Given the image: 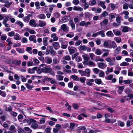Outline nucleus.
<instances>
[{
    "label": "nucleus",
    "mask_w": 133,
    "mask_h": 133,
    "mask_svg": "<svg viewBox=\"0 0 133 133\" xmlns=\"http://www.w3.org/2000/svg\"><path fill=\"white\" fill-rule=\"evenodd\" d=\"M88 64V66H89L95 67L96 65L95 63L91 61L89 62Z\"/></svg>",
    "instance_id": "c9c22d12"
},
{
    "label": "nucleus",
    "mask_w": 133,
    "mask_h": 133,
    "mask_svg": "<svg viewBox=\"0 0 133 133\" xmlns=\"http://www.w3.org/2000/svg\"><path fill=\"white\" fill-rule=\"evenodd\" d=\"M105 60L107 62L109 63V64L110 66H112L115 64L114 62L115 61L116 59L115 57H111L107 58Z\"/></svg>",
    "instance_id": "f03ea898"
},
{
    "label": "nucleus",
    "mask_w": 133,
    "mask_h": 133,
    "mask_svg": "<svg viewBox=\"0 0 133 133\" xmlns=\"http://www.w3.org/2000/svg\"><path fill=\"white\" fill-rule=\"evenodd\" d=\"M99 76L100 77H104L105 76L104 72L102 70H100L99 71Z\"/></svg>",
    "instance_id": "f704fd0d"
},
{
    "label": "nucleus",
    "mask_w": 133,
    "mask_h": 133,
    "mask_svg": "<svg viewBox=\"0 0 133 133\" xmlns=\"http://www.w3.org/2000/svg\"><path fill=\"white\" fill-rule=\"evenodd\" d=\"M129 63L126 62H123L122 63H121L120 64V65L121 66H128L129 65Z\"/></svg>",
    "instance_id": "72a5a7b5"
},
{
    "label": "nucleus",
    "mask_w": 133,
    "mask_h": 133,
    "mask_svg": "<svg viewBox=\"0 0 133 133\" xmlns=\"http://www.w3.org/2000/svg\"><path fill=\"white\" fill-rule=\"evenodd\" d=\"M105 3V2L100 1L99 2L98 4L100 5L103 9H105L106 8L105 5L104 4Z\"/></svg>",
    "instance_id": "393cba45"
},
{
    "label": "nucleus",
    "mask_w": 133,
    "mask_h": 133,
    "mask_svg": "<svg viewBox=\"0 0 133 133\" xmlns=\"http://www.w3.org/2000/svg\"><path fill=\"white\" fill-rule=\"evenodd\" d=\"M70 78L75 81H79V77L76 75H72L70 76Z\"/></svg>",
    "instance_id": "b1692460"
},
{
    "label": "nucleus",
    "mask_w": 133,
    "mask_h": 133,
    "mask_svg": "<svg viewBox=\"0 0 133 133\" xmlns=\"http://www.w3.org/2000/svg\"><path fill=\"white\" fill-rule=\"evenodd\" d=\"M82 41L81 40H78L75 43V46H78L79 45L81 44Z\"/></svg>",
    "instance_id": "69168bd1"
},
{
    "label": "nucleus",
    "mask_w": 133,
    "mask_h": 133,
    "mask_svg": "<svg viewBox=\"0 0 133 133\" xmlns=\"http://www.w3.org/2000/svg\"><path fill=\"white\" fill-rule=\"evenodd\" d=\"M45 62L46 63L48 64H50L52 62V59L49 57H45Z\"/></svg>",
    "instance_id": "2eb2a0df"
},
{
    "label": "nucleus",
    "mask_w": 133,
    "mask_h": 133,
    "mask_svg": "<svg viewBox=\"0 0 133 133\" xmlns=\"http://www.w3.org/2000/svg\"><path fill=\"white\" fill-rule=\"evenodd\" d=\"M131 28L127 26H124L122 30L123 32H127L128 31H130Z\"/></svg>",
    "instance_id": "4be33fe9"
},
{
    "label": "nucleus",
    "mask_w": 133,
    "mask_h": 133,
    "mask_svg": "<svg viewBox=\"0 0 133 133\" xmlns=\"http://www.w3.org/2000/svg\"><path fill=\"white\" fill-rule=\"evenodd\" d=\"M72 106L76 110H77L79 108V106L76 104L73 103L72 105Z\"/></svg>",
    "instance_id": "49530a36"
},
{
    "label": "nucleus",
    "mask_w": 133,
    "mask_h": 133,
    "mask_svg": "<svg viewBox=\"0 0 133 133\" xmlns=\"http://www.w3.org/2000/svg\"><path fill=\"white\" fill-rule=\"evenodd\" d=\"M129 5L127 3H125L123 5V8L125 10H127L128 8Z\"/></svg>",
    "instance_id": "13d9d810"
},
{
    "label": "nucleus",
    "mask_w": 133,
    "mask_h": 133,
    "mask_svg": "<svg viewBox=\"0 0 133 133\" xmlns=\"http://www.w3.org/2000/svg\"><path fill=\"white\" fill-rule=\"evenodd\" d=\"M121 17L120 16H118L116 18V21L118 23L120 24L121 22Z\"/></svg>",
    "instance_id": "680f3d73"
},
{
    "label": "nucleus",
    "mask_w": 133,
    "mask_h": 133,
    "mask_svg": "<svg viewBox=\"0 0 133 133\" xmlns=\"http://www.w3.org/2000/svg\"><path fill=\"white\" fill-rule=\"evenodd\" d=\"M113 31L114 34L116 36H118L121 35V32L119 31H116L115 30H113Z\"/></svg>",
    "instance_id": "ea45409f"
},
{
    "label": "nucleus",
    "mask_w": 133,
    "mask_h": 133,
    "mask_svg": "<svg viewBox=\"0 0 133 133\" xmlns=\"http://www.w3.org/2000/svg\"><path fill=\"white\" fill-rule=\"evenodd\" d=\"M109 16H110L111 19H114L115 18V16H117V14L116 13H112L109 14Z\"/></svg>",
    "instance_id": "e433bc0d"
},
{
    "label": "nucleus",
    "mask_w": 133,
    "mask_h": 133,
    "mask_svg": "<svg viewBox=\"0 0 133 133\" xmlns=\"http://www.w3.org/2000/svg\"><path fill=\"white\" fill-rule=\"evenodd\" d=\"M86 79V78L85 77H82L80 78L79 79V81L81 83H84L85 82Z\"/></svg>",
    "instance_id": "864d4df0"
},
{
    "label": "nucleus",
    "mask_w": 133,
    "mask_h": 133,
    "mask_svg": "<svg viewBox=\"0 0 133 133\" xmlns=\"http://www.w3.org/2000/svg\"><path fill=\"white\" fill-rule=\"evenodd\" d=\"M95 53L97 55H100L102 53L101 50L99 49H97L95 50Z\"/></svg>",
    "instance_id": "c85d7f7f"
},
{
    "label": "nucleus",
    "mask_w": 133,
    "mask_h": 133,
    "mask_svg": "<svg viewBox=\"0 0 133 133\" xmlns=\"http://www.w3.org/2000/svg\"><path fill=\"white\" fill-rule=\"evenodd\" d=\"M69 23L71 26L72 29L73 30H74L75 29V24L73 23V21H70L69 22Z\"/></svg>",
    "instance_id": "c756f323"
},
{
    "label": "nucleus",
    "mask_w": 133,
    "mask_h": 133,
    "mask_svg": "<svg viewBox=\"0 0 133 133\" xmlns=\"http://www.w3.org/2000/svg\"><path fill=\"white\" fill-rule=\"evenodd\" d=\"M16 51L19 53H22L24 52V50H22L20 48H18L16 49Z\"/></svg>",
    "instance_id": "3c124183"
},
{
    "label": "nucleus",
    "mask_w": 133,
    "mask_h": 133,
    "mask_svg": "<svg viewBox=\"0 0 133 133\" xmlns=\"http://www.w3.org/2000/svg\"><path fill=\"white\" fill-rule=\"evenodd\" d=\"M49 52L51 55H54L55 52L52 46H47L46 49V52L49 53Z\"/></svg>",
    "instance_id": "7ed1b4c3"
},
{
    "label": "nucleus",
    "mask_w": 133,
    "mask_h": 133,
    "mask_svg": "<svg viewBox=\"0 0 133 133\" xmlns=\"http://www.w3.org/2000/svg\"><path fill=\"white\" fill-rule=\"evenodd\" d=\"M6 41L8 43V45L11 46L12 44V43L10 39V38H8Z\"/></svg>",
    "instance_id": "0e129e2a"
},
{
    "label": "nucleus",
    "mask_w": 133,
    "mask_h": 133,
    "mask_svg": "<svg viewBox=\"0 0 133 133\" xmlns=\"http://www.w3.org/2000/svg\"><path fill=\"white\" fill-rule=\"evenodd\" d=\"M15 23L16 24H18L21 28H22L24 26L23 23L19 21H16Z\"/></svg>",
    "instance_id": "7c9ffc66"
},
{
    "label": "nucleus",
    "mask_w": 133,
    "mask_h": 133,
    "mask_svg": "<svg viewBox=\"0 0 133 133\" xmlns=\"http://www.w3.org/2000/svg\"><path fill=\"white\" fill-rule=\"evenodd\" d=\"M21 41L23 43H26L28 42V39L24 37L22 38Z\"/></svg>",
    "instance_id": "bf43d9fd"
},
{
    "label": "nucleus",
    "mask_w": 133,
    "mask_h": 133,
    "mask_svg": "<svg viewBox=\"0 0 133 133\" xmlns=\"http://www.w3.org/2000/svg\"><path fill=\"white\" fill-rule=\"evenodd\" d=\"M51 37L53 38L54 41H57L58 39V38L56 36V35L55 33L52 34L51 35Z\"/></svg>",
    "instance_id": "f3484780"
},
{
    "label": "nucleus",
    "mask_w": 133,
    "mask_h": 133,
    "mask_svg": "<svg viewBox=\"0 0 133 133\" xmlns=\"http://www.w3.org/2000/svg\"><path fill=\"white\" fill-rule=\"evenodd\" d=\"M108 22V20L105 19L103 22L100 23V24L101 26H103L107 24Z\"/></svg>",
    "instance_id": "473e14b6"
},
{
    "label": "nucleus",
    "mask_w": 133,
    "mask_h": 133,
    "mask_svg": "<svg viewBox=\"0 0 133 133\" xmlns=\"http://www.w3.org/2000/svg\"><path fill=\"white\" fill-rule=\"evenodd\" d=\"M94 72L96 74H97L99 71V70L97 68H95L93 69Z\"/></svg>",
    "instance_id": "e2e57ef3"
},
{
    "label": "nucleus",
    "mask_w": 133,
    "mask_h": 133,
    "mask_svg": "<svg viewBox=\"0 0 133 133\" xmlns=\"http://www.w3.org/2000/svg\"><path fill=\"white\" fill-rule=\"evenodd\" d=\"M68 49L69 51L70 54H73L75 51L77 50L75 47H72L71 46H69Z\"/></svg>",
    "instance_id": "0eeeda50"
},
{
    "label": "nucleus",
    "mask_w": 133,
    "mask_h": 133,
    "mask_svg": "<svg viewBox=\"0 0 133 133\" xmlns=\"http://www.w3.org/2000/svg\"><path fill=\"white\" fill-rule=\"evenodd\" d=\"M31 16L30 15H29L28 16H26L24 17L23 19V21L25 23H28L30 20V17H31Z\"/></svg>",
    "instance_id": "dca6fc26"
},
{
    "label": "nucleus",
    "mask_w": 133,
    "mask_h": 133,
    "mask_svg": "<svg viewBox=\"0 0 133 133\" xmlns=\"http://www.w3.org/2000/svg\"><path fill=\"white\" fill-rule=\"evenodd\" d=\"M36 22L35 20L32 19L30 21L29 25L31 26H33L34 27H37V23H36Z\"/></svg>",
    "instance_id": "423d86ee"
},
{
    "label": "nucleus",
    "mask_w": 133,
    "mask_h": 133,
    "mask_svg": "<svg viewBox=\"0 0 133 133\" xmlns=\"http://www.w3.org/2000/svg\"><path fill=\"white\" fill-rule=\"evenodd\" d=\"M121 50V48L120 47L118 46L115 50V51L116 53H118Z\"/></svg>",
    "instance_id": "338daca9"
},
{
    "label": "nucleus",
    "mask_w": 133,
    "mask_h": 133,
    "mask_svg": "<svg viewBox=\"0 0 133 133\" xmlns=\"http://www.w3.org/2000/svg\"><path fill=\"white\" fill-rule=\"evenodd\" d=\"M98 67L102 69H103L105 68L107 65V64L104 62H100L98 64Z\"/></svg>",
    "instance_id": "9d476101"
},
{
    "label": "nucleus",
    "mask_w": 133,
    "mask_h": 133,
    "mask_svg": "<svg viewBox=\"0 0 133 133\" xmlns=\"http://www.w3.org/2000/svg\"><path fill=\"white\" fill-rule=\"evenodd\" d=\"M48 38L45 37L43 38V43L44 45L45 46H47L48 45Z\"/></svg>",
    "instance_id": "5701e85b"
},
{
    "label": "nucleus",
    "mask_w": 133,
    "mask_h": 133,
    "mask_svg": "<svg viewBox=\"0 0 133 133\" xmlns=\"http://www.w3.org/2000/svg\"><path fill=\"white\" fill-rule=\"evenodd\" d=\"M13 63L14 64L19 65L21 64V61H20L15 60L13 61Z\"/></svg>",
    "instance_id": "58836bf2"
},
{
    "label": "nucleus",
    "mask_w": 133,
    "mask_h": 133,
    "mask_svg": "<svg viewBox=\"0 0 133 133\" xmlns=\"http://www.w3.org/2000/svg\"><path fill=\"white\" fill-rule=\"evenodd\" d=\"M74 36V34L73 32H69L66 35V36L70 38H72Z\"/></svg>",
    "instance_id": "4c0bfd02"
},
{
    "label": "nucleus",
    "mask_w": 133,
    "mask_h": 133,
    "mask_svg": "<svg viewBox=\"0 0 133 133\" xmlns=\"http://www.w3.org/2000/svg\"><path fill=\"white\" fill-rule=\"evenodd\" d=\"M107 109L111 113H113V112H114L115 110L114 109L110 107L107 108Z\"/></svg>",
    "instance_id": "4d7b16f0"
},
{
    "label": "nucleus",
    "mask_w": 133,
    "mask_h": 133,
    "mask_svg": "<svg viewBox=\"0 0 133 133\" xmlns=\"http://www.w3.org/2000/svg\"><path fill=\"white\" fill-rule=\"evenodd\" d=\"M43 72L46 73H49L50 74L54 76L55 74L52 71L51 68L48 66H45L42 68Z\"/></svg>",
    "instance_id": "f257e3e1"
},
{
    "label": "nucleus",
    "mask_w": 133,
    "mask_h": 133,
    "mask_svg": "<svg viewBox=\"0 0 133 133\" xmlns=\"http://www.w3.org/2000/svg\"><path fill=\"white\" fill-rule=\"evenodd\" d=\"M68 42L65 41L61 43V48L63 49H65L68 46Z\"/></svg>",
    "instance_id": "4468645a"
},
{
    "label": "nucleus",
    "mask_w": 133,
    "mask_h": 133,
    "mask_svg": "<svg viewBox=\"0 0 133 133\" xmlns=\"http://www.w3.org/2000/svg\"><path fill=\"white\" fill-rule=\"evenodd\" d=\"M81 76H84L86 75H85L84 71H83L82 70H78Z\"/></svg>",
    "instance_id": "a19ab883"
},
{
    "label": "nucleus",
    "mask_w": 133,
    "mask_h": 133,
    "mask_svg": "<svg viewBox=\"0 0 133 133\" xmlns=\"http://www.w3.org/2000/svg\"><path fill=\"white\" fill-rule=\"evenodd\" d=\"M108 14V12L106 11H104L100 15V16L101 17H105L107 16Z\"/></svg>",
    "instance_id": "2f4dec72"
},
{
    "label": "nucleus",
    "mask_w": 133,
    "mask_h": 133,
    "mask_svg": "<svg viewBox=\"0 0 133 133\" xmlns=\"http://www.w3.org/2000/svg\"><path fill=\"white\" fill-rule=\"evenodd\" d=\"M106 35L109 37H112L114 36V35L111 31H109L107 32Z\"/></svg>",
    "instance_id": "cd10ccee"
},
{
    "label": "nucleus",
    "mask_w": 133,
    "mask_h": 133,
    "mask_svg": "<svg viewBox=\"0 0 133 133\" xmlns=\"http://www.w3.org/2000/svg\"><path fill=\"white\" fill-rule=\"evenodd\" d=\"M61 29L66 33H68L69 31V28L66 24H62L61 27Z\"/></svg>",
    "instance_id": "20e7f679"
},
{
    "label": "nucleus",
    "mask_w": 133,
    "mask_h": 133,
    "mask_svg": "<svg viewBox=\"0 0 133 133\" xmlns=\"http://www.w3.org/2000/svg\"><path fill=\"white\" fill-rule=\"evenodd\" d=\"M128 43L130 45V47L133 48V41L131 39H129L128 41Z\"/></svg>",
    "instance_id": "09e8293b"
},
{
    "label": "nucleus",
    "mask_w": 133,
    "mask_h": 133,
    "mask_svg": "<svg viewBox=\"0 0 133 133\" xmlns=\"http://www.w3.org/2000/svg\"><path fill=\"white\" fill-rule=\"evenodd\" d=\"M63 59L67 61H69L71 60L70 57L69 55L64 56L63 57Z\"/></svg>",
    "instance_id": "c03bdc74"
},
{
    "label": "nucleus",
    "mask_w": 133,
    "mask_h": 133,
    "mask_svg": "<svg viewBox=\"0 0 133 133\" xmlns=\"http://www.w3.org/2000/svg\"><path fill=\"white\" fill-rule=\"evenodd\" d=\"M78 49L79 50H81L85 51V50L86 47L84 45L80 46L78 47Z\"/></svg>",
    "instance_id": "de8ad7c7"
},
{
    "label": "nucleus",
    "mask_w": 133,
    "mask_h": 133,
    "mask_svg": "<svg viewBox=\"0 0 133 133\" xmlns=\"http://www.w3.org/2000/svg\"><path fill=\"white\" fill-rule=\"evenodd\" d=\"M38 22V24H37V27H38L39 26L42 27L46 25V22L44 21L39 20Z\"/></svg>",
    "instance_id": "39448f33"
},
{
    "label": "nucleus",
    "mask_w": 133,
    "mask_h": 133,
    "mask_svg": "<svg viewBox=\"0 0 133 133\" xmlns=\"http://www.w3.org/2000/svg\"><path fill=\"white\" fill-rule=\"evenodd\" d=\"M96 94H97L99 95V96L101 97L102 96H105L106 97H110V95L109 94H107L102 93H100L99 92H96Z\"/></svg>",
    "instance_id": "6ab92c4d"
},
{
    "label": "nucleus",
    "mask_w": 133,
    "mask_h": 133,
    "mask_svg": "<svg viewBox=\"0 0 133 133\" xmlns=\"http://www.w3.org/2000/svg\"><path fill=\"white\" fill-rule=\"evenodd\" d=\"M113 77V75H110L107 77H105V78L107 80H111Z\"/></svg>",
    "instance_id": "37998d69"
},
{
    "label": "nucleus",
    "mask_w": 133,
    "mask_h": 133,
    "mask_svg": "<svg viewBox=\"0 0 133 133\" xmlns=\"http://www.w3.org/2000/svg\"><path fill=\"white\" fill-rule=\"evenodd\" d=\"M32 48L31 47H27L26 49V51L30 54H32V52L30 51L32 50Z\"/></svg>",
    "instance_id": "a18cd8bd"
},
{
    "label": "nucleus",
    "mask_w": 133,
    "mask_h": 133,
    "mask_svg": "<svg viewBox=\"0 0 133 133\" xmlns=\"http://www.w3.org/2000/svg\"><path fill=\"white\" fill-rule=\"evenodd\" d=\"M7 37V36L5 34H3L1 35V39L2 40L5 41Z\"/></svg>",
    "instance_id": "603ef678"
},
{
    "label": "nucleus",
    "mask_w": 133,
    "mask_h": 133,
    "mask_svg": "<svg viewBox=\"0 0 133 133\" xmlns=\"http://www.w3.org/2000/svg\"><path fill=\"white\" fill-rule=\"evenodd\" d=\"M84 15L85 17L87 18H89L91 15L89 12H85Z\"/></svg>",
    "instance_id": "8fccbe9b"
},
{
    "label": "nucleus",
    "mask_w": 133,
    "mask_h": 133,
    "mask_svg": "<svg viewBox=\"0 0 133 133\" xmlns=\"http://www.w3.org/2000/svg\"><path fill=\"white\" fill-rule=\"evenodd\" d=\"M111 46L113 49H115L117 46V45L115 42L114 41H112L111 42Z\"/></svg>",
    "instance_id": "5fc2aeb1"
},
{
    "label": "nucleus",
    "mask_w": 133,
    "mask_h": 133,
    "mask_svg": "<svg viewBox=\"0 0 133 133\" xmlns=\"http://www.w3.org/2000/svg\"><path fill=\"white\" fill-rule=\"evenodd\" d=\"M37 17L40 19H44L46 17L45 15L43 14H41L38 15Z\"/></svg>",
    "instance_id": "a878e982"
},
{
    "label": "nucleus",
    "mask_w": 133,
    "mask_h": 133,
    "mask_svg": "<svg viewBox=\"0 0 133 133\" xmlns=\"http://www.w3.org/2000/svg\"><path fill=\"white\" fill-rule=\"evenodd\" d=\"M85 76L89 77L90 76V70L89 69H87L84 71Z\"/></svg>",
    "instance_id": "a211bd4d"
},
{
    "label": "nucleus",
    "mask_w": 133,
    "mask_h": 133,
    "mask_svg": "<svg viewBox=\"0 0 133 133\" xmlns=\"http://www.w3.org/2000/svg\"><path fill=\"white\" fill-rule=\"evenodd\" d=\"M73 9L74 11H78L81 12L83 10V9L82 8L78 7L76 6L74 7Z\"/></svg>",
    "instance_id": "aec40b11"
},
{
    "label": "nucleus",
    "mask_w": 133,
    "mask_h": 133,
    "mask_svg": "<svg viewBox=\"0 0 133 133\" xmlns=\"http://www.w3.org/2000/svg\"><path fill=\"white\" fill-rule=\"evenodd\" d=\"M77 129L78 130H83L84 131L85 133H86L87 132V130L84 127H79L77 128Z\"/></svg>",
    "instance_id": "bb28decb"
},
{
    "label": "nucleus",
    "mask_w": 133,
    "mask_h": 133,
    "mask_svg": "<svg viewBox=\"0 0 133 133\" xmlns=\"http://www.w3.org/2000/svg\"><path fill=\"white\" fill-rule=\"evenodd\" d=\"M4 16L5 17V19H4L2 21V23L3 24H5L9 20V18L11 17V16L10 15H4Z\"/></svg>",
    "instance_id": "6e6552de"
},
{
    "label": "nucleus",
    "mask_w": 133,
    "mask_h": 133,
    "mask_svg": "<svg viewBox=\"0 0 133 133\" xmlns=\"http://www.w3.org/2000/svg\"><path fill=\"white\" fill-rule=\"evenodd\" d=\"M128 75L129 76H133V73L131 70H128Z\"/></svg>",
    "instance_id": "6e6d98bb"
},
{
    "label": "nucleus",
    "mask_w": 133,
    "mask_h": 133,
    "mask_svg": "<svg viewBox=\"0 0 133 133\" xmlns=\"http://www.w3.org/2000/svg\"><path fill=\"white\" fill-rule=\"evenodd\" d=\"M52 45L55 49L57 50L60 47L59 43L58 42H55L52 43Z\"/></svg>",
    "instance_id": "9b49d317"
},
{
    "label": "nucleus",
    "mask_w": 133,
    "mask_h": 133,
    "mask_svg": "<svg viewBox=\"0 0 133 133\" xmlns=\"http://www.w3.org/2000/svg\"><path fill=\"white\" fill-rule=\"evenodd\" d=\"M43 82H45V81L50 82L51 83H56V81L54 79L48 77H45L43 79Z\"/></svg>",
    "instance_id": "1a4fd4ad"
},
{
    "label": "nucleus",
    "mask_w": 133,
    "mask_h": 133,
    "mask_svg": "<svg viewBox=\"0 0 133 133\" xmlns=\"http://www.w3.org/2000/svg\"><path fill=\"white\" fill-rule=\"evenodd\" d=\"M70 17L69 16H65L62 18L61 19V22H62L61 23L66 22L69 21L70 19Z\"/></svg>",
    "instance_id": "f8f14e48"
},
{
    "label": "nucleus",
    "mask_w": 133,
    "mask_h": 133,
    "mask_svg": "<svg viewBox=\"0 0 133 133\" xmlns=\"http://www.w3.org/2000/svg\"><path fill=\"white\" fill-rule=\"evenodd\" d=\"M29 39L31 41H33L34 43H36L37 42L36 37L34 35H31L29 37Z\"/></svg>",
    "instance_id": "ddd939ff"
},
{
    "label": "nucleus",
    "mask_w": 133,
    "mask_h": 133,
    "mask_svg": "<svg viewBox=\"0 0 133 133\" xmlns=\"http://www.w3.org/2000/svg\"><path fill=\"white\" fill-rule=\"evenodd\" d=\"M27 65L28 66H30L34 65V63L32 61L28 62Z\"/></svg>",
    "instance_id": "052dcab7"
},
{
    "label": "nucleus",
    "mask_w": 133,
    "mask_h": 133,
    "mask_svg": "<svg viewBox=\"0 0 133 133\" xmlns=\"http://www.w3.org/2000/svg\"><path fill=\"white\" fill-rule=\"evenodd\" d=\"M51 128H47L45 129V131L46 133H51Z\"/></svg>",
    "instance_id": "774afa93"
},
{
    "label": "nucleus",
    "mask_w": 133,
    "mask_h": 133,
    "mask_svg": "<svg viewBox=\"0 0 133 133\" xmlns=\"http://www.w3.org/2000/svg\"><path fill=\"white\" fill-rule=\"evenodd\" d=\"M104 31L103 30H101L99 31V35H101V36L102 37H104L105 36L104 34Z\"/></svg>",
    "instance_id": "79ce46f5"
},
{
    "label": "nucleus",
    "mask_w": 133,
    "mask_h": 133,
    "mask_svg": "<svg viewBox=\"0 0 133 133\" xmlns=\"http://www.w3.org/2000/svg\"><path fill=\"white\" fill-rule=\"evenodd\" d=\"M84 60V61H88L90 59V58L89 55L86 54H85L82 55Z\"/></svg>",
    "instance_id": "412c9836"
}]
</instances>
